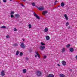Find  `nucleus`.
Listing matches in <instances>:
<instances>
[{"label": "nucleus", "instance_id": "f257e3e1", "mask_svg": "<svg viewBox=\"0 0 77 77\" xmlns=\"http://www.w3.org/2000/svg\"><path fill=\"white\" fill-rule=\"evenodd\" d=\"M36 75L38 77H40L41 75V74H42V72L40 71L39 70H38L36 72Z\"/></svg>", "mask_w": 77, "mask_h": 77}, {"label": "nucleus", "instance_id": "f03ea898", "mask_svg": "<svg viewBox=\"0 0 77 77\" xmlns=\"http://www.w3.org/2000/svg\"><path fill=\"white\" fill-rule=\"evenodd\" d=\"M20 46L21 48L24 49L25 48V47H26V46H25V45L24 43H22L20 45Z\"/></svg>", "mask_w": 77, "mask_h": 77}, {"label": "nucleus", "instance_id": "7ed1b4c3", "mask_svg": "<svg viewBox=\"0 0 77 77\" xmlns=\"http://www.w3.org/2000/svg\"><path fill=\"white\" fill-rule=\"evenodd\" d=\"M39 48L40 50H44L45 49V47L44 46L42 45V46H40L39 47Z\"/></svg>", "mask_w": 77, "mask_h": 77}, {"label": "nucleus", "instance_id": "20e7f679", "mask_svg": "<svg viewBox=\"0 0 77 77\" xmlns=\"http://www.w3.org/2000/svg\"><path fill=\"white\" fill-rule=\"evenodd\" d=\"M33 15L34 16H35L36 18H37V19H38V20H39V19H40V17H39L37 15V14H36V13H33Z\"/></svg>", "mask_w": 77, "mask_h": 77}, {"label": "nucleus", "instance_id": "39448f33", "mask_svg": "<svg viewBox=\"0 0 77 77\" xmlns=\"http://www.w3.org/2000/svg\"><path fill=\"white\" fill-rule=\"evenodd\" d=\"M15 18L17 19L20 16V15H19L18 14H15Z\"/></svg>", "mask_w": 77, "mask_h": 77}, {"label": "nucleus", "instance_id": "423d86ee", "mask_svg": "<svg viewBox=\"0 0 77 77\" xmlns=\"http://www.w3.org/2000/svg\"><path fill=\"white\" fill-rule=\"evenodd\" d=\"M47 12H48V11H44L42 13V14L43 15H45V14H47Z\"/></svg>", "mask_w": 77, "mask_h": 77}, {"label": "nucleus", "instance_id": "0eeeda50", "mask_svg": "<svg viewBox=\"0 0 77 77\" xmlns=\"http://www.w3.org/2000/svg\"><path fill=\"white\" fill-rule=\"evenodd\" d=\"M38 9L40 10V11H42L44 10V8L42 7H40L37 8Z\"/></svg>", "mask_w": 77, "mask_h": 77}, {"label": "nucleus", "instance_id": "6e6552de", "mask_svg": "<svg viewBox=\"0 0 77 77\" xmlns=\"http://www.w3.org/2000/svg\"><path fill=\"white\" fill-rule=\"evenodd\" d=\"M69 50L70 51V52H71L72 53V52H74V48H70Z\"/></svg>", "mask_w": 77, "mask_h": 77}, {"label": "nucleus", "instance_id": "1a4fd4ad", "mask_svg": "<svg viewBox=\"0 0 77 77\" xmlns=\"http://www.w3.org/2000/svg\"><path fill=\"white\" fill-rule=\"evenodd\" d=\"M1 75L2 76H4L5 75V72L2 70L1 72Z\"/></svg>", "mask_w": 77, "mask_h": 77}, {"label": "nucleus", "instance_id": "9d476101", "mask_svg": "<svg viewBox=\"0 0 77 77\" xmlns=\"http://www.w3.org/2000/svg\"><path fill=\"white\" fill-rule=\"evenodd\" d=\"M62 64L64 66L66 65V62L65 61H62Z\"/></svg>", "mask_w": 77, "mask_h": 77}, {"label": "nucleus", "instance_id": "9b49d317", "mask_svg": "<svg viewBox=\"0 0 77 77\" xmlns=\"http://www.w3.org/2000/svg\"><path fill=\"white\" fill-rule=\"evenodd\" d=\"M65 50H66V49L65 48H63L62 49V51H61V53H64L65 51Z\"/></svg>", "mask_w": 77, "mask_h": 77}, {"label": "nucleus", "instance_id": "f8f14e48", "mask_svg": "<svg viewBox=\"0 0 77 77\" xmlns=\"http://www.w3.org/2000/svg\"><path fill=\"white\" fill-rule=\"evenodd\" d=\"M48 30V28L47 27H46L44 29V31L45 32H47Z\"/></svg>", "mask_w": 77, "mask_h": 77}, {"label": "nucleus", "instance_id": "ddd939ff", "mask_svg": "<svg viewBox=\"0 0 77 77\" xmlns=\"http://www.w3.org/2000/svg\"><path fill=\"white\" fill-rule=\"evenodd\" d=\"M64 17L66 20H68V17L67 16V15H66V14L64 15Z\"/></svg>", "mask_w": 77, "mask_h": 77}, {"label": "nucleus", "instance_id": "4468645a", "mask_svg": "<svg viewBox=\"0 0 77 77\" xmlns=\"http://www.w3.org/2000/svg\"><path fill=\"white\" fill-rule=\"evenodd\" d=\"M59 76L60 77H65V75L63 74H60L59 75Z\"/></svg>", "mask_w": 77, "mask_h": 77}, {"label": "nucleus", "instance_id": "2eb2a0df", "mask_svg": "<svg viewBox=\"0 0 77 77\" xmlns=\"http://www.w3.org/2000/svg\"><path fill=\"white\" fill-rule=\"evenodd\" d=\"M61 5L62 7H63L65 6V3L64 2H62L61 3Z\"/></svg>", "mask_w": 77, "mask_h": 77}, {"label": "nucleus", "instance_id": "dca6fc26", "mask_svg": "<svg viewBox=\"0 0 77 77\" xmlns=\"http://www.w3.org/2000/svg\"><path fill=\"white\" fill-rule=\"evenodd\" d=\"M46 40L48 41H49L50 40V37L48 36H46Z\"/></svg>", "mask_w": 77, "mask_h": 77}, {"label": "nucleus", "instance_id": "f3484780", "mask_svg": "<svg viewBox=\"0 0 77 77\" xmlns=\"http://www.w3.org/2000/svg\"><path fill=\"white\" fill-rule=\"evenodd\" d=\"M48 76L49 77H54V75L52 74H49Z\"/></svg>", "mask_w": 77, "mask_h": 77}, {"label": "nucleus", "instance_id": "a211bd4d", "mask_svg": "<svg viewBox=\"0 0 77 77\" xmlns=\"http://www.w3.org/2000/svg\"><path fill=\"white\" fill-rule=\"evenodd\" d=\"M19 53H20V51H17L16 53V55L18 56L19 54Z\"/></svg>", "mask_w": 77, "mask_h": 77}, {"label": "nucleus", "instance_id": "6ab92c4d", "mask_svg": "<svg viewBox=\"0 0 77 77\" xmlns=\"http://www.w3.org/2000/svg\"><path fill=\"white\" fill-rule=\"evenodd\" d=\"M36 54L37 56H38V57L40 58V55L39 54V53H38V52H36Z\"/></svg>", "mask_w": 77, "mask_h": 77}, {"label": "nucleus", "instance_id": "aec40b11", "mask_svg": "<svg viewBox=\"0 0 77 77\" xmlns=\"http://www.w3.org/2000/svg\"><path fill=\"white\" fill-rule=\"evenodd\" d=\"M26 69H24L23 70V72L24 74H25V73H26Z\"/></svg>", "mask_w": 77, "mask_h": 77}, {"label": "nucleus", "instance_id": "412c9836", "mask_svg": "<svg viewBox=\"0 0 77 77\" xmlns=\"http://www.w3.org/2000/svg\"><path fill=\"white\" fill-rule=\"evenodd\" d=\"M18 45L17 44H14L13 45V46H14V47H17V46H18Z\"/></svg>", "mask_w": 77, "mask_h": 77}, {"label": "nucleus", "instance_id": "4be33fe9", "mask_svg": "<svg viewBox=\"0 0 77 77\" xmlns=\"http://www.w3.org/2000/svg\"><path fill=\"white\" fill-rule=\"evenodd\" d=\"M28 27L29 29H31V28H32V25H31V24H29L28 25Z\"/></svg>", "mask_w": 77, "mask_h": 77}, {"label": "nucleus", "instance_id": "5701e85b", "mask_svg": "<svg viewBox=\"0 0 77 77\" xmlns=\"http://www.w3.org/2000/svg\"><path fill=\"white\" fill-rule=\"evenodd\" d=\"M70 47H71V45L70 44H68V45H66V47L67 48Z\"/></svg>", "mask_w": 77, "mask_h": 77}, {"label": "nucleus", "instance_id": "b1692460", "mask_svg": "<svg viewBox=\"0 0 77 77\" xmlns=\"http://www.w3.org/2000/svg\"><path fill=\"white\" fill-rule=\"evenodd\" d=\"M1 28H2V29L6 28V27L5 26H3L1 27Z\"/></svg>", "mask_w": 77, "mask_h": 77}, {"label": "nucleus", "instance_id": "393cba45", "mask_svg": "<svg viewBox=\"0 0 77 77\" xmlns=\"http://www.w3.org/2000/svg\"><path fill=\"white\" fill-rule=\"evenodd\" d=\"M23 55V52H20V56H22Z\"/></svg>", "mask_w": 77, "mask_h": 77}, {"label": "nucleus", "instance_id": "a878e982", "mask_svg": "<svg viewBox=\"0 0 77 77\" xmlns=\"http://www.w3.org/2000/svg\"><path fill=\"white\" fill-rule=\"evenodd\" d=\"M36 5V3H32V5L33 6H35V5Z\"/></svg>", "mask_w": 77, "mask_h": 77}, {"label": "nucleus", "instance_id": "bb28decb", "mask_svg": "<svg viewBox=\"0 0 77 77\" xmlns=\"http://www.w3.org/2000/svg\"><path fill=\"white\" fill-rule=\"evenodd\" d=\"M41 44L42 45H45V44L42 42H41Z\"/></svg>", "mask_w": 77, "mask_h": 77}, {"label": "nucleus", "instance_id": "cd10ccee", "mask_svg": "<svg viewBox=\"0 0 77 77\" xmlns=\"http://www.w3.org/2000/svg\"><path fill=\"white\" fill-rule=\"evenodd\" d=\"M6 38H7L8 39H9V38H10V37H9V35H7L6 36Z\"/></svg>", "mask_w": 77, "mask_h": 77}, {"label": "nucleus", "instance_id": "c85d7f7f", "mask_svg": "<svg viewBox=\"0 0 77 77\" xmlns=\"http://www.w3.org/2000/svg\"><path fill=\"white\" fill-rule=\"evenodd\" d=\"M14 14V11L11 12V15H13V14Z\"/></svg>", "mask_w": 77, "mask_h": 77}, {"label": "nucleus", "instance_id": "c756f323", "mask_svg": "<svg viewBox=\"0 0 77 77\" xmlns=\"http://www.w3.org/2000/svg\"><path fill=\"white\" fill-rule=\"evenodd\" d=\"M68 25H69L68 22H67L66 23V26H68Z\"/></svg>", "mask_w": 77, "mask_h": 77}, {"label": "nucleus", "instance_id": "7c9ffc66", "mask_svg": "<svg viewBox=\"0 0 77 77\" xmlns=\"http://www.w3.org/2000/svg\"><path fill=\"white\" fill-rule=\"evenodd\" d=\"M14 15L11 14V18H14Z\"/></svg>", "mask_w": 77, "mask_h": 77}, {"label": "nucleus", "instance_id": "2f4dec72", "mask_svg": "<svg viewBox=\"0 0 77 77\" xmlns=\"http://www.w3.org/2000/svg\"><path fill=\"white\" fill-rule=\"evenodd\" d=\"M17 29L16 28H14V31H17Z\"/></svg>", "mask_w": 77, "mask_h": 77}, {"label": "nucleus", "instance_id": "473e14b6", "mask_svg": "<svg viewBox=\"0 0 77 77\" xmlns=\"http://www.w3.org/2000/svg\"><path fill=\"white\" fill-rule=\"evenodd\" d=\"M47 58V56L45 55L44 56V59H46Z\"/></svg>", "mask_w": 77, "mask_h": 77}, {"label": "nucleus", "instance_id": "72a5a7b5", "mask_svg": "<svg viewBox=\"0 0 77 77\" xmlns=\"http://www.w3.org/2000/svg\"><path fill=\"white\" fill-rule=\"evenodd\" d=\"M3 2H4V3H6V2L7 1L6 0H3Z\"/></svg>", "mask_w": 77, "mask_h": 77}, {"label": "nucleus", "instance_id": "f704fd0d", "mask_svg": "<svg viewBox=\"0 0 77 77\" xmlns=\"http://www.w3.org/2000/svg\"><path fill=\"white\" fill-rule=\"evenodd\" d=\"M26 60H29V58H28V57H26Z\"/></svg>", "mask_w": 77, "mask_h": 77}, {"label": "nucleus", "instance_id": "c9c22d12", "mask_svg": "<svg viewBox=\"0 0 77 77\" xmlns=\"http://www.w3.org/2000/svg\"><path fill=\"white\" fill-rule=\"evenodd\" d=\"M57 65L58 66H60V64H57Z\"/></svg>", "mask_w": 77, "mask_h": 77}, {"label": "nucleus", "instance_id": "e433bc0d", "mask_svg": "<svg viewBox=\"0 0 77 77\" xmlns=\"http://www.w3.org/2000/svg\"><path fill=\"white\" fill-rule=\"evenodd\" d=\"M22 40L23 41H25V39H23Z\"/></svg>", "mask_w": 77, "mask_h": 77}, {"label": "nucleus", "instance_id": "4c0bfd02", "mask_svg": "<svg viewBox=\"0 0 77 77\" xmlns=\"http://www.w3.org/2000/svg\"><path fill=\"white\" fill-rule=\"evenodd\" d=\"M21 5L22 6H24V5H23V4H21Z\"/></svg>", "mask_w": 77, "mask_h": 77}, {"label": "nucleus", "instance_id": "58836bf2", "mask_svg": "<svg viewBox=\"0 0 77 77\" xmlns=\"http://www.w3.org/2000/svg\"><path fill=\"white\" fill-rule=\"evenodd\" d=\"M37 57V55H35V57Z\"/></svg>", "mask_w": 77, "mask_h": 77}, {"label": "nucleus", "instance_id": "ea45409f", "mask_svg": "<svg viewBox=\"0 0 77 77\" xmlns=\"http://www.w3.org/2000/svg\"><path fill=\"white\" fill-rule=\"evenodd\" d=\"M55 2H56V3H57V1L56 0V1H55Z\"/></svg>", "mask_w": 77, "mask_h": 77}, {"label": "nucleus", "instance_id": "a19ab883", "mask_svg": "<svg viewBox=\"0 0 77 77\" xmlns=\"http://www.w3.org/2000/svg\"><path fill=\"white\" fill-rule=\"evenodd\" d=\"M23 1V2H26V0H22Z\"/></svg>", "mask_w": 77, "mask_h": 77}, {"label": "nucleus", "instance_id": "79ce46f5", "mask_svg": "<svg viewBox=\"0 0 77 77\" xmlns=\"http://www.w3.org/2000/svg\"><path fill=\"white\" fill-rule=\"evenodd\" d=\"M75 57H76V58L77 59V55Z\"/></svg>", "mask_w": 77, "mask_h": 77}, {"label": "nucleus", "instance_id": "37998d69", "mask_svg": "<svg viewBox=\"0 0 77 77\" xmlns=\"http://www.w3.org/2000/svg\"><path fill=\"white\" fill-rule=\"evenodd\" d=\"M60 5H58V7H60Z\"/></svg>", "mask_w": 77, "mask_h": 77}, {"label": "nucleus", "instance_id": "c03bdc74", "mask_svg": "<svg viewBox=\"0 0 77 77\" xmlns=\"http://www.w3.org/2000/svg\"><path fill=\"white\" fill-rule=\"evenodd\" d=\"M72 69H71V70H70V71H72Z\"/></svg>", "mask_w": 77, "mask_h": 77}, {"label": "nucleus", "instance_id": "a18cd8bd", "mask_svg": "<svg viewBox=\"0 0 77 77\" xmlns=\"http://www.w3.org/2000/svg\"><path fill=\"white\" fill-rule=\"evenodd\" d=\"M54 5H56V3H54Z\"/></svg>", "mask_w": 77, "mask_h": 77}, {"label": "nucleus", "instance_id": "49530a36", "mask_svg": "<svg viewBox=\"0 0 77 77\" xmlns=\"http://www.w3.org/2000/svg\"><path fill=\"white\" fill-rule=\"evenodd\" d=\"M10 1H12V0H10Z\"/></svg>", "mask_w": 77, "mask_h": 77}, {"label": "nucleus", "instance_id": "de8ad7c7", "mask_svg": "<svg viewBox=\"0 0 77 77\" xmlns=\"http://www.w3.org/2000/svg\"><path fill=\"white\" fill-rule=\"evenodd\" d=\"M0 3H1V2H0Z\"/></svg>", "mask_w": 77, "mask_h": 77}]
</instances>
